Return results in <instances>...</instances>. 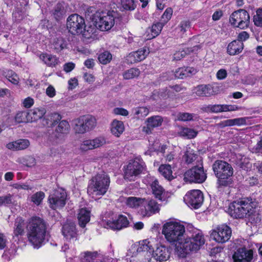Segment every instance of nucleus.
I'll return each mask as SVG.
<instances>
[{"mask_svg":"<svg viewBox=\"0 0 262 262\" xmlns=\"http://www.w3.org/2000/svg\"><path fill=\"white\" fill-rule=\"evenodd\" d=\"M183 225L177 222L170 221L164 224L162 234L166 240L176 246V250L182 256L191 251H196L204 244L205 239L202 231L192 226L188 228L187 237Z\"/></svg>","mask_w":262,"mask_h":262,"instance_id":"f257e3e1","label":"nucleus"},{"mask_svg":"<svg viewBox=\"0 0 262 262\" xmlns=\"http://www.w3.org/2000/svg\"><path fill=\"white\" fill-rule=\"evenodd\" d=\"M28 241L34 248H38L42 245L45 239L47 225L41 218L32 217L27 227Z\"/></svg>","mask_w":262,"mask_h":262,"instance_id":"f03ea898","label":"nucleus"},{"mask_svg":"<svg viewBox=\"0 0 262 262\" xmlns=\"http://www.w3.org/2000/svg\"><path fill=\"white\" fill-rule=\"evenodd\" d=\"M256 205V203L251 199L244 198L231 203L229 213L234 218L244 219L254 213Z\"/></svg>","mask_w":262,"mask_h":262,"instance_id":"7ed1b4c3","label":"nucleus"},{"mask_svg":"<svg viewBox=\"0 0 262 262\" xmlns=\"http://www.w3.org/2000/svg\"><path fill=\"white\" fill-rule=\"evenodd\" d=\"M110 183V177L106 173H98L90 180L88 193L93 198L103 195L107 191Z\"/></svg>","mask_w":262,"mask_h":262,"instance_id":"20e7f679","label":"nucleus"},{"mask_svg":"<svg viewBox=\"0 0 262 262\" xmlns=\"http://www.w3.org/2000/svg\"><path fill=\"white\" fill-rule=\"evenodd\" d=\"M213 172L217 178L220 187H226L232 184L233 169L230 164L222 160L216 161L212 165Z\"/></svg>","mask_w":262,"mask_h":262,"instance_id":"39448f33","label":"nucleus"},{"mask_svg":"<svg viewBox=\"0 0 262 262\" xmlns=\"http://www.w3.org/2000/svg\"><path fill=\"white\" fill-rule=\"evenodd\" d=\"M154 244L148 239L143 241L137 250L139 253L146 252L149 255L152 254L154 258L160 261H166L170 257V252L168 248L160 245L154 250Z\"/></svg>","mask_w":262,"mask_h":262,"instance_id":"423d86ee","label":"nucleus"},{"mask_svg":"<svg viewBox=\"0 0 262 262\" xmlns=\"http://www.w3.org/2000/svg\"><path fill=\"white\" fill-rule=\"evenodd\" d=\"M116 13L114 11L102 12L95 14L94 20L97 29L102 31L110 30L115 25Z\"/></svg>","mask_w":262,"mask_h":262,"instance_id":"0eeeda50","label":"nucleus"},{"mask_svg":"<svg viewBox=\"0 0 262 262\" xmlns=\"http://www.w3.org/2000/svg\"><path fill=\"white\" fill-rule=\"evenodd\" d=\"M229 22L235 27L245 29L249 26L250 24L249 14L245 10H238L231 14Z\"/></svg>","mask_w":262,"mask_h":262,"instance_id":"6e6552de","label":"nucleus"},{"mask_svg":"<svg viewBox=\"0 0 262 262\" xmlns=\"http://www.w3.org/2000/svg\"><path fill=\"white\" fill-rule=\"evenodd\" d=\"M96 119L91 115L82 116L76 120L74 130L77 134H84L96 126Z\"/></svg>","mask_w":262,"mask_h":262,"instance_id":"1a4fd4ad","label":"nucleus"},{"mask_svg":"<svg viewBox=\"0 0 262 262\" xmlns=\"http://www.w3.org/2000/svg\"><path fill=\"white\" fill-rule=\"evenodd\" d=\"M144 163L139 159L130 161L124 170V179L134 181L143 171Z\"/></svg>","mask_w":262,"mask_h":262,"instance_id":"9d476101","label":"nucleus"},{"mask_svg":"<svg viewBox=\"0 0 262 262\" xmlns=\"http://www.w3.org/2000/svg\"><path fill=\"white\" fill-rule=\"evenodd\" d=\"M160 210V205L152 199L143 198L140 209H138L139 214L142 217H149L158 213Z\"/></svg>","mask_w":262,"mask_h":262,"instance_id":"9b49d317","label":"nucleus"},{"mask_svg":"<svg viewBox=\"0 0 262 262\" xmlns=\"http://www.w3.org/2000/svg\"><path fill=\"white\" fill-rule=\"evenodd\" d=\"M67 28L73 35L81 34L85 27L84 19L77 14L71 15L67 19Z\"/></svg>","mask_w":262,"mask_h":262,"instance_id":"f8f14e48","label":"nucleus"},{"mask_svg":"<svg viewBox=\"0 0 262 262\" xmlns=\"http://www.w3.org/2000/svg\"><path fill=\"white\" fill-rule=\"evenodd\" d=\"M207 178V174L204 170L203 166H194L186 171L184 174V180L189 183H202Z\"/></svg>","mask_w":262,"mask_h":262,"instance_id":"ddd939ff","label":"nucleus"},{"mask_svg":"<svg viewBox=\"0 0 262 262\" xmlns=\"http://www.w3.org/2000/svg\"><path fill=\"white\" fill-rule=\"evenodd\" d=\"M70 130V126L69 122L65 120L60 121L53 132V136L50 138L52 144L56 145L63 142L65 136L69 134Z\"/></svg>","mask_w":262,"mask_h":262,"instance_id":"4468645a","label":"nucleus"},{"mask_svg":"<svg viewBox=\"0 0 262 262\" xmlns=\"http://www.w3.org/2000/svg\"><path fill=\"white\" fill-rule=\"evenodd\" d=\"M67 199L66 190L61 188H58L49 196L50 207L53 209L62 208L66 204Z\"/></svg>","mask_w":262,"mask_h":262,"instance_id":"2eb2a0df","label":"nucleus"},{"mask_svg":"<svg viewBox=\"0 0 262 262\" xmlns=\"http://www.w3.org/2000/svg\"><path fill=\"white\" fill-rule=\"evenodd\" d=\"M184 201L188 206L198 209L204 202V195L200 190H192L185 195Z\"/></svg>","mask_w":262,"mask_h":262,"instance_id":"dca6fc26","label":"nucleus"},{"mask_svg":"<svg viewBox=\"0 0 262 262\" xmlns=\"http://www.w3.org/2000/svg\"><path fill=\"white\" fill-rule=\"evenodd\" d=\"M232 231L231 228L226 225H221L214 229L211 233V237L219 243H225L230 238Z\"/></svg>","mask_w":262,"mask_h":262,"instance_id":"f3484780","label":"nucleus"},{"mask_svg":"<svg viewBox=\"0 0 262 262\" xmlns=\"http://www.w3.org/2000/svg\"><path fill=\"white\" fill-rule=\"evenodd\" d=\"M106 144L105 139L98 137L93 139L83 140L79 145V150L82 152L99 148Z\"/></svg>","mask_w":262,"mask_h":262,"instance_id":"a211bd4d","label":"nucleus"},{"mask_svg":"<svg viewBox=\"0 0 262 262\" xmlns=\"http://www.w3.org/2000/svg\"><path fill=\"white\" fill-rule=\"evenodd\" d=\"M253 257V250L245 247L238 248L232 256L234 262H251Z\"/></svg>","mask_w":262,"mask_h":262,"instance_id":"6ab92c4d","label":"nucleus"},{"mask_svg":"<svg viewBox=\"0 0 262 262\" xmlns=\"http://www.w3.org/2000/svg\"><path fill=\"white\" fill-rule=\"evenodd\" d=\"M62 233L64 238L70 242L77 239V231L74 223L69 222L63 225Z\"/></svg>","mask_w":262,"mask_h":262,"instance_id":"aec40b11","label":"nucleus"},{"mask_svg":"<svg viewBox=\"0 0 262 262\" xmlns=\"http://www.w3.org/2000/svg\"><path fill=\"white\" fill-rule=\"evenodd\" d=\"M152 194L156 198L161 201H166L169 197V193L165 191L162 186L159 184L158 181L154 180L150 184Z\"/></svg>","mask_w":262,"mask_h":262,"instance_id":"412c9836","label":"nucleus"},{"mask_svg":"<svg viewBox=\"0 0 262 262\" xmlns=\"http://www.w3.org/2000/svg\"><path fill=\"white\" fill-rule=\"evenodd\" d=\"M129 224L127 218L123 215H119L116 219L108 220L106 221V225L108 228L113 230H121L127 227Z\"/></svg>","mask_w":262,"mask_h":262,"instance_id":"4be33fe9","label":"nucleus"},{"mask_svg":"<svg viewBox=\"0 0 262 262\" xmlns=\"http://www.w3.org/2000/svg\"><path fill=\"white\" fill-rule=\"evenodd\" d=\"M163 121V118L160 116L150 117L146 120V125L142 127V132L150 134L154 128L161 126Z\"/></svg>","mask_w":262,"mask_h":262,"instance_id":"5701e85b","label":"nucleus"},{"mask_svg":"<svg viewBox=\"0 0 262 262\" xmlns=\"http://www.w3.org/2000/svg\"><path fill=\"white\" fill-rule=\"evenodd\" d=\"M148 53V50L143 48L129 53L127 57V60L130 63L139 62L144 60Z\"/></svg>","mask_w":262,"mask_h":262,"instance_id":"b1692460","label":"nucleus"},{"mask_svg":"<svg viewBox=\"0 0 262 262\" xmlns=\"http://www.w3.org/2000/svg\"><path fill=\"white\" fill-rule=\"evenodd\" d=\"M61 119V116L58 113H51L46 116L42 120V124L48 127H53L57 124Z\"/></svg>","mask_w":262,"mask_h":262,"instance_id":"393cba45","label":"nucleus"},{"mask_svg":"<svg viewBox=\"0 0 262 262\" xmlns=\"http://www.w3.org/2000/svg\"><path fill=\"white\" fill-rule=\"evenodd\" d=\"M200 46H194L193 47L187 48L182 50L177 51L173 54L174 60H180L184 58L186 55L190 54L191 53H195L200 49Z\"/></svg>","mask_w":262,"mask_h":262,"instance_id":"a878e982","label":"nucleus"},{"mask_svg":"<svg viewBox=\"0 0 262 262\" xmlns=\"http://www.w3.org/2000/svg\"><path fill=\"white\" fill-rule=\"evenodd\" d=\"M143 198L129 196L124 198V202L125 205L133 209H140Z\"/></svg>","mask_w":262,"mask_h":262,"instance_id":"bb28decb","label":"nucleus"},{"mask_svg":"<svg viewBox=\"0 0 262 262\" xmlns=\"http://www.w3.org/2000/svg\"><path fill=\"white\" fill-rule=\"evenodd\" d=\"M40 59L48 67H55L59 62L58 58L55 56L47 53H42L40 55Z\"/></svg>","mask_w":262,"mask_h":262,"instance_id":"cd10ccee","label":"nucleus"},{"mask_svg":"<svg viewBox=\"0 0 262 262\" xmlns=\"http://www.w3.org/2000/svg\"><path fill=\"white\" fill-rule=\"evenodd\" d=\"M194 92L199 96H210L213 95V91L210 85H200L195 87Z\"/></svg>","mask_w":262,"mask_h":262,"instance_id":"c85d7f7f","label":"nucleus"},{"mask_svg":"<svg viewBox=\"0 0 262 262\" xmlns=\"http://www.w3.org/2000/svg\"><path fill=\"white\" fill-rule=\"evenodd\" d=\"M78 219L80 226L84 228L90 221V211L85 208L80 209L78 215Z\"/></svg>","mask_w":262,"mask_h":262,"instance_id":"c756f323","label":"nucleus"},{"mask_svg":"<svg viewBox=\"0 0 262 262\" xmlns=\"http://www.w3.org/2000/svg\"><path fill=\"white\" fill-rule=\"evenodd\" d=\"M196 73V70L192 67L181 68L178 69L175 72L176 77L183 79L186 77L191 76Z\"/></svg>","mask_w":262,"mask_h":262,"instance_id":"7c9ffc66","label":"nucleus"},{"mask_svg":"<svg viewBox=\"0 0 262 262\" xmlns=\"http://www.w3.org/2000/svg\"><path fill=\"white\" fill-rule=\"evenodd\" d=\"M243 49V43L240 41L233 40L227 47V52L231 55L239 54Z\"/></svg>","mask_w":262,"mask_h":262,"instance_id":"2f4dec72","label":"nucleus"},{"mask_svg":"<svg viewBox=\"0 0 262 262\" xmlns=\"http://www.w3.org/2000/svg\"><path fill=\"white\" fill-rule=\"evenodd\" d=\"M46 111L45 108H35L30 111L28 113L29 118L31 122L36 121L41 119L46 114Z\"/></svg>","mask_w":262,"mask_h":262,"instance_id":"473e14b6","label":"nucleus"},{"mask_svg":"<svg viewBox=\"0 0 262 262\" xmlns=\"http://www.w3.org/2000/svg\"><path fill=\"white\" fill-rule=\"evenodd\" d=\"M124 130L123 122L114 120L112 123L111 132L116 137H119Z\"/></svg>","mask_w":262,"mask_h":262,"instance_id":"72a5a7b5","label":"nucleus"},{"mask_svg":"<svg viewBox=\"0 0 262 262\" xmlns=\"http://www.w3.org/2000/svg\"><path fill=\"white\" fill-rule=\"evenodd\" d=\"M98 256L97 251H85L81 254V262H95Z\"/></svg>","mask_w":262,"mask_h":262,"instance_id":"f704fd0d","label":"nucleus"},{"mask_svg":"<svg viewBox=\"0 0 262 262\" xmlns=\"http://www.w3.org/2000/svg\"><path fill=\"white\" fill-rule=\"evenodd\" d=\"M24 220L21 217H17L15 221L14 234L15 236L23 235L24 233Z\"/></svg>","mask_w":262,"mask_h":262,"instance_id":"c9c22d12","label":"nucleus"},{"mask_svg":"<svg viewBox=\"0 0 262 262\" xmlns=\"http://www.w3.org/2000/svg\"><path fill=\"white\" fill-rule=\"evenodd\" d=\"M198 157V155L193 149L188 148L183 156V159L186 164H192Z\"/></svg>","mask_w":262,"mask_h":262,"instance_id":"e433bc0d","label":"nucleus"},{"mask_svg":"<svg viewBox=\"0 0 262 262\" xmlns=\"http://www.w3.org/2000/svg\"><path fill=\"white\" fill-rule=\"evenodd\" d=\"M159 172L166 179L171 180L173 178L172 171L170 165H161L159 168Z\"/></svg>","mask_w":262,"mask_h":262,"instance_id":"4c0bfd02","label":"nucleus"},{"mask_svg":"<svg viewBox=\"0 0 262 262\" xmlns=\"http://www.w3.org/2000/svg\"><path fill=\"white\" fill-rule=\"evenodd\" d=\"M180 136L188 139L193 138L196 136L198 132L193 129L190 128H183L179 133Z\"/></svg>","mask_w":262,"mask_h":262,"instance_id":"58836bf2","label":"nucleus"},{"mask_svg":"<svg viewBox=\"0 0 262 262\" xmlns=\"http://www.w3.org/2000/svg\"><path fill=\"white\" fill-rule=\"evenodd\" d=\"M96 28H97L96 27L95 25V26H90L87 27L85 26L81 34H82L83 36L86 38L89 39L93 38L95 36L97 32Z\"/></svg>","mask_w":262,"mask_h":262,"instance_id":"ea45409f","label":"nucleus"},{"mask_svg":"<svg viewBox=\"0 0 262 262\" xmlns=\"http://www.w3.org/2000/svg\"><path fill=\"white\" fill-rule=\"evenodd\" d=\"M164 25V23L162 22L157 23L153 24L150 29V31L151 32V37L154 38L157 36L161 33Z\"/></svg>","mask_w":262,"mask_h":262,"instance_id":"a19ab883","label":"nucleus"},{"mask_svg":"<svg viewBox=\"0 0 262 262\" xmlns=\"http://www.w3.org/2000/svg\"><path fill=\"white\" fill-rule=\"evenodd\" d=\"M159 95L160 97L165 99L174 96L175 93L173 92L171 86H169L160 90L159 92Z\"/></svg>","mask_w":262,"mask_h":262,"instance_id":"79ce46f5","label":"nucleus"},{"mask_svg":"<svg viewBox=\"0 0 262 262\" xmlns=\"http://www.w3.org/2000/svg\"><path fill=\"white\" fill-rule=\"evenodd\" d=\"M140 74V71L136 68H131L126 71L123 74L125 79H130L138 77Z\"/></svg>","mask_w":262,"mask_h":262,"instance_id":"37998d69","label":"nucleus"},{"mask_svg":"<svg viewBox=\"0 0 262 262\" xmlns=\"http://www.w3.org/2000/svg\"><path fill=\"white\" fill-rule=\"evenodd\" d=\"M112 59V54L108 51H104L100 53L98 56V60L100 63L106 64L109 63Z\"/></svg>","mask_w":262,"mask_h":262,"instance_id":"c03bdc74","label":"nucleus"},{"mask_svg":"<svg viewBox=\"0 0 262 262\" xmlns=\"http://www.w3.org/2000/svg\"><path fill=\"white\" fill-rule=\"evenodd\" d=\"M134 114L138 119H141L148 115L149 110L145 107H139L134 109Z\"/></svg>","mask_w":262,"mask_h":262,"instance_id":"a18cd8bd","label":"nucleus"},{"mask_svg":"<svg viewBox=\"0 0 262 262\" xmlns=\"http://www.w3.org/2000/svg\"><path fill=\"white\" fill-rule=\"evenodd\" d=\"M15 120L17 123L26 122L30 121L28 113L26 112H19L15 117Z\"/></svg>","mask_w":262,"mask_h":262,"instance_id":"49530a36","label":"nucleus"},{"mask_svg":"<svg viewBox=\"0 0 262 262\" xmlns=\"http://www.w3.org/2000/svg\"><path fill=\"white\" fill-rule=\"evenodd\" d=\"M196 115L188 113H179L177 116V120L181 121H189L192 120Z\"/></svg>","mask_w":262,"mask_h":262,"instance_id":"de8ad7c7","label":"nucleus"},{"mask_svg":"<svg viewBox=\"0 0 262 262\" xmlns=\"http://www.w3.org/2000/svg\"><path fill=\"white\" fill-rule=\"evenodd\" d=\"M54 49L57 52L66 48L67 43L62 38H58L53 43Z\"/></svg>","mask_w":262,"mask_h":262,"instance_id":"09e8293b","label":"nucleus"},{"mask_svg":"<svg viewBox=\"0 0 262 262\" xmlns=\"http://www.w3.org/2000/svg\"><path fill=\"white\" fill-rule=\"evenodd\" d=\"M64 14V9L61 4H58L55 8L53 15L55 18L58 20Z\"/></svg>","mask_w":262,"mask_h":262,"instance_id":"8fccbe9b","label":"nucleus"},{"mask_svg":"<svg viewBox=\"0 0 262 262\" xmlns=\"http://www.w3.org/2000/svg\"><path fill=\"white\" fill-rule=\"evenodd\" d=\"M45 193L43 192H37L32 195L31 201L35 204L39 205L45 198Z\"/></svg>","mask_w":262,"mask_h":262,"instance_id":"3c124183","label":"nucleus"},{"mask_svg":"<svg viewBox=\"0 0 262 262\" xmlns=\"http://www.w3.org/2000/svg\"><path fill=\"white\" fill-rule=\"evenodd\" d=\"M122 7L126 10H133L135 9V0H121Z\"/></svg>","mask_w":262,"mask_h":262,"instance_id":"603ef678","label":"nucleus"},{"mask_svg":"<svg viewBox=\"0 0 262 262\" xmlns=\"http://www.w3.org/2000/svg\"><path fill=\"white\" fill-rule=\"evenodd\" d=\"M6 77L14 84H17L19 83V79L17 75L12 71H9L6 75Z\"/></svg>","mask_w":262,"mask_h":262,"instance_id":"864d4df0","label":"nucleus"},{"mask_svg":"<svg viewBox=\"0 0 262 262\" xmlns=\"http://www.w3.org/2000/svg\"><path fill=\"white\" fill-rule=\"evenodd\" d=\"M253 21L258 27H262V8L256 11V14L254 16Z\"/></svg>","mask_w":262,"mask_h":262,"instance_id":"5fc2aeb1","label":"nucleus"},{"mask_svg":"<svg viewBox=\"0 0 262 262\" xmlns=\"http://www.w3.org/2000/svg\"><path fill=\"white\" fill-rule=\"evenodd\" d=\"M173 11L171 8H167L163 14L161 19L162 22L165 24L170 20L172 15Z\"/></svg>","mask_w":262,"mask_h":262,"instance_id":"6e6d98bb","label":"nucleus"},{"mask_svg":"<svg viewBox=\"0 0 262 262\" xmlns=\"http://www.w3.org/2000/svg\"><path fill=\"white\" fill-rule=\"evenodd\" d=\"M190 23L189 20H184L181 21L177 27V29H178L182 33H184L187 31L188 29L190 28Z\"/></svg>","mask_w":262,"mask_h":262,"instance_id":"4d7b16f0","label":"nucleus"},{"mask_svg":"<svg viewBox=\"0 0 262 262\" xmlns=\"http://www.w3.org/2000/svg\"><path fill=\"white\" fill-rule=\"evenodd\" d=\"M207 108L210 112L215 113L224 112V104L209 105Z\"/></svg>","mask_w":262,"mask_h":262,"instance_id":"13d9d810","label":"nucleus"},{"mask_svg":"<svg viewBox=\"0 0 262 262\" xmlns=\"http://www.w3.org/2000/svg\"><path fill=\"white\" fill-rule=\"evenodd\" d=\"M16 142L18 150L25 149L30 145L29 140L27 139H19L17 140Z\"/></svg>","mask_w":262,"mask_h":262,"instance_id":"bf43d9fd","label":"nucleus"},{"mask_svg":"<svg viewBox=\"0 0 262 262\" xmlns=\"http://www.w3.org/2000/svg\"><path fill=\"white\" fill-rule=\"evenodd\" d=\"M11 203L12 195L10 194L0 196V206L7 205Z\"/></svg>","mask_w":262,"mask_h":262,"instance_id":"052dcab7","label":"nucleus"},{"mask_svg":"<svg viewBox=\"0 0 262 262\" xmlns=\"http://www.w3.org/2000/svg\"><path fill=\"white\" fill-rule=\"evenodd\" d=\"M13 187L17 189L31 190L33 187L30 185L27 182L26 183H15L13 184Z\"/></svg>","mask_w":262,"mask_h":262,"instance_id":"680f3d73","label":"nucleus"},{"mask_svg":"<svg viewBox=\"0 0 262 262\" xmlns=\"http://www.w3.org/2000/svg\"><path fill=\"white\" fill-rule=\"evenodd\" d=\"M253 153L262 155V138L258 141L256 144L252 148Z\"/></svg>","mask_w":262,"mask_h":262,"instance_id":"e2e57ef3","label":"nucleus"},{"mask_svg":"<svg viewBox=\"0 0 262 262\" xmlns=\"http://www.w3.org/2000/svg\"><path fill=\"white\" fill-rule=\"evenodd\" d=\"M113 113L116 115L126 116L128 115V112L122 107H116L113 109Z\"/></svg>","mask_w":262,"mask_h":262,"instance_id":"0e129e2a","label":"nucleus"},{"mask_svg":"<svg viewBox=\"0 0 262 262\" xmlns=\"http://www.w3.org/2000/svg\"><path fill=\"white\" fill-rule=\"evenodd\" d=\"M248 118L247 117H242L233 119L234 125L241 126L247 124L246 120Z\"/></svg>","mask_w":262,"mask_h":262,"instance_id":"69168bd1","label":"nucleus"},{"mask_svg":"<svg viewBox=\"0 0 262 262\" xmlns=\"http://www.w3.org/2000/svg\"><path fill=\"white\" fill-rule=\"evenodd\" d=\"M34 104V100L30 97H28L25 99L23 101V106L26 108L31 107Z\"/></svg>","mask_w":262,"mask_h":262,"instance_id":"338daca9","label":"nucleus"},{"mask_svg":"<svg viewBox=\"0 0 262 262\" xmlns=\"http://www.w3.org/2000/svg\"><path fill=\"white\" fill-rule=\"evenodd\" d=\"M249 37V34L246 31H242L238 35V39L236 41H240L243 42V41H245Z\"/></svg>","mask_w":262,"mask_h":262,"instance_id":"774afa93","label":"nucleus"}]
</instances>
